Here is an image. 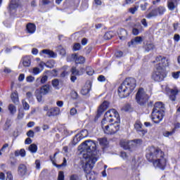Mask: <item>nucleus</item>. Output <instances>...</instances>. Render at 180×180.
<instances>
[{
  "instance_id": "1",
  "label": "nucleus",
  "mask_w": 180,
  "mask_h": 180,
  "mask_svg": "<svg viewBox=\"0 0 180 180\" xmlns=\"http://www.w3.org/2000/svg\"><path fill=\"white\" fill-rule=\"evenodd\" d=\"M79 150H82L84 162L85 164L82 168L86 174L87 180H96V175L92 173L94 165L99 158V151L96 150V143L92 140H87L79 146Z\"/></svg>"
},
{
  "instance_id": "2",
  "label": "nucleus",
  "mask_w": 180,
  "mask_h": 180,
  "mask_svg": "<svg viewBox=\"0 0 180 180\" xmlns=\"http://www.w3.org/2000/svg\"><path fill=\"white\" fill-rule=\"evenodd\" d=\"M146 157L149 162H153L155 168H160V169L165 168L167 162L165 158H164V152L160 148H155L154 146L148 147Z\"/></svg>"
},
{
  "instance_id": "3",
  "label": "nucleus",
  "mask_w": 180,
  "mask_h": 180,
  "mask_svg": "<svg viewBox=\"0 0 180 180\" xmlns=\"http://www.w3.org/2000/svg\"><path fill=\"white\" fill-rule=\"evenodd\" d=\"M154 63H156L155 70L152 73L151 78L156 82H160V81H163L167 77V75L165 74V68L169 65L168 59L159 56L155 58Z\"/></svg>"
},
{
  "instance_id": "4",
  "label": "nucleus",
  "mask_w": 180,
  "mask_h": 180,
  "mask_svg": "<svg viewBox=\"0 0 180 180\" xmlns=\"http://www.w3.org/2000/svg\"><path fill=\"white\" fill-rule=\"evenodd\" d=\"M111 126V134H115V133H117L120 129V116L119 115V112L115 109H111L107 111L104 115V118L101 121V127L103 129V124H106V123H112Z\"/></svg>"
},
{
  "instance_id": "5",
  "label": "nucleus",
  "mask_w": 180,
  "mask_h": 180,
  "mask_svg": "<svg viewBox=\"0 0 180 180\" xmlns=\"http://www.w3.org/2000/svg\"><path fill=\"white\" fill-rule=\"evenodd\" d=\"M136 79L133 77L126 78L118 87V95L120 98H127L130 94L136 89Z\"/></svg>"
},
{
  "instance_id": "6",
  "label": "nucleus",
  "mask_w": 180,
  "mask_h": 180,
  "mask_svg": "<svg viewBox=\"0 0 180 180\" xmlns=\"http://www.w3.org/2000/svg\"><path fill=\"white\" fill-rule=\"evenodd\" d=\"M136 100L139 105H144L148 101V96L144 92V89H139L136 95Z\"/></svg>"
},
{
  "instance_id": "7",
  "label": "nucleus",
  "mask_w": 180,
  "mask_h": 180,
  "mask_svg": "<svg viewBox=\"0 0 180 180\" xmlns=\"http://www.w3.org/2000/svg\"><path fill=\"white\" fill-rule=\"evenodd\" d=\"M165 112H158V111H152L151 113V120L154 123L158 124V123H161L162 122V119H164Z\"/></svg>"
},
{
  "instance_id": "8",
  "label": "nucleus",
  "mask_w": 180,
  "mask_h": 180,
  "mask_svg": "<svg viewBox=\"0 0 180 180\" xmlns=\"http://www.w3.org/2000/svg\"><path fill=\"white\" fill-rule=\"evenodd\" d=\"M165 7L159 6L157 8L153 9L150 13L147 15V18L150 19V18H154L155 16H158V15H164L165 13Z\"/></svg>"
},
{
  "instance_id": "9",
  "label": "nucleus",
  "mask_w": 180,
  "mask_h": 180,
  "mask_svg": "<svg viewBox=\"0 0 180 180\" xmlns=\"http://www.w3.org/2000/svg\"><path fill=\"white\" fill-rule=\"evenodd\" d=\"M68 61H75L76 64H84L85 63V58L84 56H78L76 53L68 56Z\"/></svg>"
},
{
  "instance_id": "10",
  "label": "nucleus",
  "mask_w": 180,
  "mask_h": 180,
  "mask_svg": "<svg viewBox=\"0 0 180 180\" xmlns=\"http://www.w3.org/2000/svg\"><path fill=\"white\" fill-rule=\"evenodd\" d=\"M134 127L139 136H143L147 133V130L143 129V124L140 121L136 122Z\"/></svg>"
},
{
  "instance_id": "11",
  "label": "nucleus",
  "mask_w": 180,
  "mask_h": 180,
  "mask_svg": "<svg viewBox=\"0 0 180 180\" xmlns=\"http://www.w3.org/2000/svg\"><path fill=\"white\" fill-rule=\"evenodd\" d=\"M109 108V102L105 101L98 108L97 110V117H101L102 116V114Z\"/></svg>"
},
{
  "instance_id": "12",
  "label": "nucleus",
  "mask_w": 180,
  "mask_h": 180,
  "mask_svg": "<svg viewBox=\"0 0 180 180\" xmlns=\"http://www.w3.org/2000/svg\"><path fill=\"white\" fill-rule=\"evenodd\" d=\"M60 113V108L58 107H55L50 108L48 110V112H46V116H48V117H51V116H58Z\"/></svg>"
},
{
  "instance_id": "13",
  "label": "nucleus",
  "mask_w": 180,
  "mask_h": 180,
  "mask_svg": "<svg viewBox=\"0 0 180 180\" xmlns=\"http://www.w3.org/2000/svg\"><path fill=\"white\" fill-rule=\"evenodd\" d=\"M18 174L20 176H25L27 174V167L26 165L21 164L18 166Z\"/></svg>"
},
{
  "instance_id": "14",
  "label": "nucleus",
  "mask_w": 180,
  "mask_h": 180,
  "mask_svg": "<svg viewBox=\"0 0 180 180\" xmlns=\"http://www.w3.org/2000/svg\"><path fill=\"white\" fill-rule=\"evenodd\" d=\"M164 109H165V106L161 101H158L155 103L154 108L153 109V112H164Z\"/></svg>"
},
{
  "instance_id": "15",
  "label": "nucleus",
  "mask_w": 180,
  "mask_h": 180,
  "mask_svg": "<svg viewBox=\"0 0 180 180\" xmlns=\"http://www.w3.org/2000/svg\"><path fill=\"white\" fill-rule=\"evenodd\" d=\"M143 43V37H136L134 39H131L130 42H128V46H137V44H141Z\"/></svg>"
},
{
  "instance_id": "16",
  "label": "nucleus",
  "mask_w": 180,
  "mask_h": 180,
  "mask_svg": "<svg viewBox=\"0 0 180 180\" xmlns=\"http://www.w3.org/2000/svg\"><path fill=\"white\" fill-rule=\"evenodd\" d=\"M27 33L33 34L36 32V25L32 22H29L26 26Z\"/></svg>"
},
{
  "instance_id": "17",
  "label": "nucleus",
  "mask_w": 180,
  "mask_h": 180,
  "mask_svg": "<svg viewBox=\"0 0 180 180\" xmlns=\"http://www.w3.org/2000/svg\"><path fill=\"white\" fill-rule=\"evenodd\" d=\"M21 63L23 65V67H30V64H32V60L30 59V57L25 56L22 58Z\"/></svg>"
},
{
  "instance_id": "18",
  "label": "nucleus",
  "mask_w": 180,
  "mask_h": 180,
  "mask_svg": "<svg viewBox=\"0 0 180 180\" xmlns=\"http://www.w3.org/2000/svg\"><path fill=\"white\" fill-rule=\"evenodd\" d=\"M167 6L170 11H174L176 6L178 5V1L176 0H169L167 2Z\"/></svg>"
},
{
  "instance_id": "19",
  "label": "nucleus",
  "mask_w": 180,
  "mask_h": 180,
  "mask_svg": "<svg viewBox=\"0 0 180 180\" xmlns=\"http://www.w3.org/2000/svg\"><path fill=\"white\" fill-rule=\"evenodd\" d=\"M41 53L43 54H46L50 58H55V57H57V54L54 53V51L49 50V49H44L41 51Z\"/></svg>"
},
{
  "instance_id": "20",
  "label": "nucleus",
  "mask_w": 180,
  "mask_h": 180,
  "mask_svg": "<svg viewBox=\"0 0 180 180\" xmlns=\"http://www.w3.org/2000/svg\"><path fill=\"white\" fill-rule=\"evenodd\" d=\"M118 35L120 40H126V37H127V31L122 28L120 30Z\"/></svg>"
},
{
  "instance_id": "21",
  "label": "nucleus",
  "mask_w": 180,
  "mask_h": 180,
  "mask_svg": "<svg viewBox=\"0 0 180 180\" xmlns=\"http://www.w3.org/2000/svg\"><path fill=\"white\" fill-rule=\"evenodd\" d=\"M39 91H41V94H42V95H47V94L50 92V85L45 84L42 86Z\"/></svg>"
},
{
  "instance_id": "22",
  "label": "nucleus",
  "mask_w": 180,
  "mask_h": 180,
  "mask_svg": "<svg viewBox=\"0 0 180 180\" xmlns=\"http://www.w3.org/2000/svg\"><path fill=\"white\" fill-rule=\"evenodd\" d=\"M178 89H172L170 91V96H169V99L172 101L173 102L176 100V95H178Z\"/></svg>"
},
{
  "instance_id": "23",
  "label": "nucleus",
  "mask_w": 180,
  "mask_h": 180,
  "mask_svg": "<svg viewBox=\"0 0 180 180\" xmlns=\"http://www.w3.org/2000/svg\"><path fill=\"white\" fill-rule=\"evenodd\" d=\"M11 98L13 103H19V96H18V91H14L13 93H12L11 95Z\"/></svg>"
},
{
  "instance_id": "24",
  "label": "nucleus",
  "mask_w": 180,
  "mask_h": 180,
  "mask_svg": "<svg viewBox=\"0 0 180 180\" xmlns=\"http://www.w3.org/2000/svg\"><path fill=\"white\" fill-rule=\"evenodd\" d=\"M19 6V0H11V4L9 5V8L11 11L13 9H16Z\"/></svg>"
},
{
  "instance_id": "25",
  "label": "nucleus",
  "mask_w": 180,
  "mask_h": 180,
  "mask_svg": "<svg viewBox=\"0 0 180 180\" xmlns=\"http://www.w3.org/2000/svg\"><path fill=\"white\" fill-rule=\"evenodd\" d=\"M11 126H12V120H11V118H7L3 127V130H8Z\"/></svg>"
},
{
  "instance_id": "26",
  "label": "nucleus",
  "mask_w": 180,
  "mask_h": 180,
  "mask_svg": "<svg viewBox=\"0 0 180 180\" xmlns=\"http://www.w3.org/2000/svg\"><path fill=\"white\" fill-rule=\"evenodd\" d=\"M102 129L105 134H112V128L110 124V125L103 124V128Z\"/></svg>"
},
{
  "instance_id": "27",
  "label": "nucleus",
  "mask_w": 180,
  "mask_h": 180,
  "mask_svg": "<svg viewBox=\"0 0 180 180\" xmlns=\"http://www.w3.org/2000/svg\"><path fill=\"white\" fill-rule=\"evenodd\" d=\"M28 150H29V151H30V153H32V154H34V153H37V145H36L35 143L31 144V145L28 147Z\"/></svg>"
},
{
  "instance_id": "28",
  "label": "nucleus",
  "mask_w": 180,
  "mask_h": 180,
  "mask_svg": "<svg viewBox=\"0 0 180 180\" xmlns=\"http://www.w3.org/2000/svg\"><path fill=\"white\" fill-rule=\"evenodd\" d=\"M19 155H20V157H26V150H25V149H21L20 150H15V156L19 157Z\"/></svg>"
},
{
  "instance_id": "29",
  "label": "nucleus",
  "mask_w": 180,
  "mask_h": 180,
  "mask_svg": "<svg viewBox=\"0 0 180 180\" xmlns=\"http://www.w3.org/2000/svg\"><path fill=\"white\" fill-rule=\"evenodd\" d=\"M81 140H82L81 135L79 134H77L73 139V144L75 146V144H78V143H79V141H81Z\"/></svg>"
},
{
  "instance_id": "30",
  "label": "nucleus",
  "mask_w": 180,
  "mask_h": 180,
  "mask_svg": "<svg viewBox=\"0 0 180 180\" xmlns=\"http://www.w3.org/2000/svg\"><path fill=\"white\" fill-rule=\"evenodd\" d=\"M8 110L11 115H14L16 113V106H15L13 104H10L8 105Z\"/></svg>"
},
{
  "instance_id": "31",
  "label": "nucleus",
  "mask_w": 180,
  "mask_h": 180,
  "mask_svg": "<svg viewBox=\"0 0 180 180\" xmlns=\"http://www.w3.org/2000/svg\"><path fill=\"white\" fill-rule=\"evenodd\" d=\"M154 44L152 43H149V44H146V45L145 46V50L146 51H151V50H154Z\"/></svg>"
},
{
  "instance_id": "32",
  "label": "nucleus",
  "mask_w": 180,
  "mask_h": 180,
  "mask_svg": "<svg viewBox=\"0 0 180 180\" xmlns=\"http://www.w3.org/2000/svg\"><path fill=\"white\" fill-rule=\"evenodd\" d=\"M98 141L101 146H103L104 147L108 144V139L106 138H101L98 139Z\"/></svg>"
},
{
  "instance_id": "33",
  "label": "nucleus",
  "mask_w": 180,
  "mask_h": 180,
  "mask_svg": "<svg viewBox=\"0 0 180 180\" xmlns=\"http://www.w3.org/2000/svg\"><path fill=\"white\" fill-rule=\"evenodd\" d=\"M58 50L60 56H65V54H66L65 49H64L63 47V46L60 45V46H58Z\"/></svg>"
},
{
  "instance_id": "34",
  "label": "nucleus",
  "mask_w": 180,
  "mask_h": 180,
  "mask_svg": "<svg viewBox=\"0 0 180 180\" xmlns=\"http://www.w3.org/2000/svg\"><path fill=\"white\" fill-rule=\"evenodd\" d=\"M121 147H123L124 150H129V141H123L120 142Z\"/></svg>"
},
{
  "instance_id": "35",
  "label": "nucleus",
  "mask_w": 180,
  "mask_h": 180,
  "mask_svg": "<svg viewBox=\"0 0 180 180\" xmlns=\"http://www.w3.org/2000/svg\"><path fill=\"white\" fill-rule=\"evenodd\" d=\"M86 72L88 75H94V73L95 72V71L94 70V69H92L91 66H88L86 68Z\"/></svg>"
},
{
  "instance_id": "36",
  "label": "nucleus",
  "mask_w": 180,
  "mask_h": 180,
  "mask_svg": "<svg viewBox=\"0 0 180 180\" xmlns=\"http://www.w3.org/2000/svg\"><path fill=\"white\" fill-rule=\"evenodd\" d=\"M79 134L82 139H85V137H88V130L83 129L79 133Z\"/></svg>"
},
{
  "instance_id": "37",
  "label": "nucleus",
  "mask_w": 180,
  "mask_h": 180,
  "mask_svg": "<svg viewBox=\"0 0 180 180\" xmlns=\"http://www.w3.org/2000/svg\"><path fill=\"white\" fill-rule=\"evenodd\" d=\"M42 94H43V93H41V91L36 92V97H37L38 102H41L42 98H43Z\"/></svg>"
},
{
  "instance_id": "38",
  "label": "nucleus",
  "mask_w": 180,
  "mask_h": 180,
  "mask_svg": "<svg viewBox=\"0 0 180 180\" xmlns=\"http://www.w3.org/2000/svg\"><path fill=\"white\" fill-rule=\"evenodd\" d=\"M46 67H47L48 68H53V67H54V60H51L46 62Z\"/></svg>"
},
{
  "instance_id": "39",
  "label": "nucleus",
  "mask_w": 180,
  "mask_h": 180,
  "mask_svg": "<svg viewBox=\"0 0 180 180\" xmlns=\"http://www.w3.org/2000/svg\"><path fill=\"white\" fill-rule=\"evenodd\" d=\"M89 88L88 87H83L82 91H81V94L82 95H88V94H89Z\"/></svg>"
},
{
  "instance_id": "40",
  "label": "nucleus",
  "mask_w": 180,
  "mask_h": 180,
  "mask_svg": "<svg viewBox=\"0 0 180 180\" xmlns=\"http://www.w3.org/2000/svg\"><path fill=\"white\" fill-rule=\"evenodd\" d=\"M22 102L25 110H29V109H30V105H29V103H27L25 100H22Z\"/></svg>"
},
{
  "instance_id": "41",
  "label": "nucleus",
  "mask_w": 180,
  "mask_h": 180,
  "mask_svg": "<svg viewBox=\"0 0 180 180\" xmlns=\"http://www.w3.org/2000/svg\"><path fill=\"white\" fill-rule=\"evenodd\" d=\"M70 95H71V98H72V99H73V101L78 99V93H77V91H72Z\"/></svg>"
},
{
  "instance_id": "42",
  "label": "nucleus",
  "mask_w": 180,
  "mask_h": 180,
  "mask_svg": "<svg viewBox=\"0 0 180 180\" xmlns=\"http://www.w3.org/2000/svg\"><path fill=\"white\" fill-rule=\"evenodd\" d=\"M72 75H79V71L77 70V68L72 67L71 69Z\"/></svg>"
},
{
  "instance_id": "43",
  "label": "nucleus",
  "mask_w": 180,
  "mask_h": 180,
  "mask_svg": "<svg viewBox=\"0 0 180 180\" xmlns=\"http://www.w3.org/2000/svg\"><path fill=\"white\" fill-rule=\"evenodd\" d=\"M129 150L136 148V142L134 140L128 141Z\"/></svg>"
},
{
  "instance_id": "44",
  "label": "nucleus",
  "mask_w": 180,
  "mask_h": 180,
  "mask_svg": "<svg viewBox=\"0 0 180 180\" xmlns=\"http://www.w3.org/2000/svg\"><path fill=\"white\" fill-rule=\"evenodd\" d=\"M79 50H81V44H75V45L73 46V51H78Z\"/></svg>"
},
{
  "instance_id": "45",
  "label": "nucleus",
  "mask_w": 180,
  "mask_h": 180,
  "mask_svg": "<svg viewBox=\"0 0 180 180\" xmlns=\"http://www.w3.org/2000/svg\"><path fill=\"white\" fill-rule=\"evenodd\" d=\"M59 84H60V82L58 81V79H55L52 80V85L53 88H57V86H58Z\"/></svg>"
},
{
  "instance_id": "46",
  "label": "nucleus",
  "mask_w": 180,
  "mask_h": 180,
  "mask_svg": "<svg viewBox=\"0 0 180 180\" xmlns=\"http://www.w3.org/2000/svg\"><path fill=\"white\" fill-rule=\"evenodd\" d=\"M172 75L173 78H174V79H178L179 78L180 71L174 72L172 73Z\"/></svg>"
},
{
  "instance_id": "47",
  "label": "nucleus",
  "mask_w": 180,
  "mask_h": 180,
  "mask_svg": "<svg viewBox=\"0 0 180 180\" xmlns=\"http://www.w3.org/2000/svg\"><path fill=\"white\" fill-rule=\"evenodd\" d=\"M134 141L136 147H139V146H141V144H143V140L141 139H134Z\"/></svg>"
},
{
  "instance_id": "48",
  "label": "nucleus",
  "mask_w": 180,
  "mask_h": 180,
  "mask_svg": "<svg viewBox=\"0 0 180 180\" xmlns=\"http://www.w3.org/2000/svg\"><path fill=\"white\" fill-rule=\"evenodd\" d=\"M51 160L53 164L56 165V167H65V165H67V160H65V158L63 159V162L60 165H57L56 164H55L54 161H53V159H51Z\"/></svg>"
},
{
  "instance_id": "49",
  "label": "nucleus",
  "mask_w": 180,
  "mask_h": 180,
  "mask_svg": "<svg viewBox=\"0 0 180 180\" xmlns=\"http://www.w3.org/2000/svg\"><path fill=\"white\" fill-rule=\"evenodd\" d=\"M6 180H13V176L12 175V173L11 172H8L6 173Z\"/></svg>"
},
{
  "instance_id": "50",
  "label": "nucleus",
  "mask_w": 180,
  "mask_h": 180,
  "mask_svg": "<svg viewBox=\"0 0 180 180\" xmlns=\"http://www.w3.org/2000/svg\"><path fill=\"white\" fill-rule=\"evenodd\" d=\"M58 180H64V172H58Z\"/></svg>"
},
{
  "instance_id": "51",
  "label": "nucleus",
  "mask_w": 180,
  "mask_h": 180,
  "mask_svg": "<svg viewBox=\"0 0 180 180\" xmlns=\"http://www.w3.org/2000/svg\"><path fill=\"white\" fill-rule=\"evenodd\" d=\"M49 79V77L47 75H44L41 78V84H46L47 80Z\"/></svg>"
},
{
  "instance_id": "52",
  "label": "nucleus",
  "mask_w": 180,
  "mask_h": 180,
  "mask_svg": "<svg viewBox=\"0 0 180 180\" xmlns=\"http://www.w3.org/2000/svg\"><path fill=\"white\" fill-rule=\"evenodd\" d=\"M27 137H31V139H33L34 137V131L33 130H30L27 132Z\"/></svg>"
},
{
  "instance_id": "53",
  "label": "nucleus",
  "mask_w": 180,
  "mask_h": 180,
  "mask_svg": "<svg viewBox=\"0 0 180 180\" xmlns=\"http://www.w3.org/2000/svg\"><path fill=\"white\" fill-rule=\"evenodd\" d=\"M173 133H175V129H173L172 131H166L164 136L165 137H169V136H172Z\"/></svg>"
},
{
  "instance_id": "54",
  "label": "nucleus",
  "mask_w": 180,
  "mask_h": 180,
  "mask_svg": "<svg viewBox=\"0 0 180 180\" xmlns=\"http://www.w3.org/2000/svg\"><path fill=\"white\" fill-rule=\"evenodd\" d=\"M41 71H40V68H33V74L34 75H37L38 74H40Z\"/></svg>"
},
{
  "instance_id": "55",
  "label": "nucleus",
  "mask_w": 180,
  "mask_h": 180,
  "mask_svg": "<svg viewBox=\"0 0 180 180\" xmlns=\"http://www.w3.org/2000/svg\"><path fill=\"white\" fill-rule=\"evenodd\" d=\"M27 82H33L34 81V77L33 76H28L26 78Z\"/></svg>"
},
{
  "instance_id": "56",
  "label": "nucleus",
  "mask_w": 180,
  "mask_h": 180,
  "mask_svg": "<svg viewBox=\"0 0 180 180\" xmlns=\"http://www.w3.org/2000/svg\"><path fill=\"white\" fill-rule=\"evenodd\" d=\"M98 80L100 81V82H105L106 81V78L103 75H100L98 77Z\"/></svg>"
},
{
  "instance_id": "57",
  "label": "nucleus",
  "mask_w": 180,
  "mask_h": 180,
  "mask_svg": "<svg viewBox=\"0 0 180 180\" xmlns=\"http://www.w3.org/2000/svg\"><path fill=\"white\" fill-rule=\"evenodd\" d=\"M115 56L118 58H120V57H123V52L121 51H118L115 53Z\"/></svg>"
},
{
  "instance_id": "58",
  "label": "nucleus",
  "mask_w": 180,
  "mask_h": 180,
  "mask_svg": "<svg viewBox=\"0 0 180 180\" xmlns=\"http://www.w3.org/2000/svg\"><path fill=\"white\" fill-rule=\"evenodd\" d=\"M148 5V4L147 2H144L143 4H141V8L142 9V11H146V9H147Z\"/></svg>"
},
{
  "instance_id": "59",
  "label": "nucleus",
  "mask_w": 180,
  "mask_h": 180,
  "mask_svg": "<svg viewBox=\"0 0 180 180\" xmlns=\"http://www.w3.org/2000/svg\"><path fill=\"white\" fill-rule=\"evenodd\" d=\"M132 33L134 34V36H137L140 33V31L137 28H133Z\"/></svg>"
},
{
  "instance_id": "60",
  "label": "nucleus",
  "mask_w": 180,
  "mask_h": 180,
  "mask_svg": "<svg viewBox=\"0 0 180 180\" xmlns=\"http://www.w3.org/2000/svg\"><path fill=\"white\" fill-rule=\"evenodd\" d=\"M70 115L71 116H74L75 115H77V109L75 108H72L70 109Z\"/></svg>"
},
{
  "instance_id": "61",
  "label": "nucleus",
  "mask_w": 180,
  "mask_h": 180,
  "mask_svg": "<svg viewBox=\"0 0 180 180\" xmlns=\"http://www.w3.org/2000/svg\"><path fill=\"white\" fill-rule=\"evenodd\" d=\"M129 12H130V13H132V15H134V13H136V12H137V7H134V8H129Z\"/></svg>"
},
{
  "instance_id": "62",
  "label": "nucleus",
  "mask_w": 180,
  "mask_h": 180,
  "mask_svg": "<svg viewBox=\"0 0 180 180\" xmlns=\"http://www.w3.org/2000/svg\"><path fill=\"white\" fill-rule=\"evenodd\" d=\"M26 96H27V98H28V99H32V98H33V94H32V92H30V91H28V92H27V94H26Z\"/></svg>"
},
{
  "instance_id": "63",
  "label": "nucleus",
  "mask_w": 180,
  "mask_h": 180,
  "mask_svg": "<svg viewBox=\"0 0 180 180\" xmlns=\"http://www.w3.org/2000/svg\"><path fill=\"white\" fill-rule=\"evenodd\" d=\"M35 165L37 169H40V161L39 160L35 161Z\"/></svg>"
},
{
  "instance_id": "64",
  "label": "nucleus",
  "mask_w": 180,
  "mask_h": 180,
  "mask_svg": "<svg viewBox=\"0 0 180 180\" xmlns=\"http://www.w3.org/2000/svg\"><path fill=\"white\" fill-rule=\"evenodd\" d=\"M23 79H25V74H20L18 77V81L22 82V81H23Z\"/></svg>"
}]
</instances>
